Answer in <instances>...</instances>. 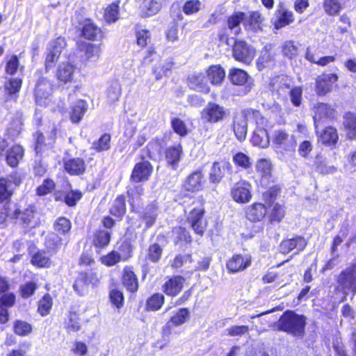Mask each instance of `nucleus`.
<instances>
[{"label":"nucleus","instance_id":"bf43d9fd","mask_svg":"<svg viewBox=\"0 0 356 356\" xmlns=\"http://www.w3.org/2000/svg\"><path fill=\"white\" fill-rule=\"evenodd\" d=\"M33 136L35 139V151L37 156L42 153L44 148L51 147L50 145H47V142H45V137L42 132L37 131L33 135Z\"/></svg>","mask_w":356,"mask_h":356},{"label":"nucleus","instance_id":"a878e982","mask_svg":"<svg viewBox=\"0 0 356 356\" xmlns=\"http://www.w3.org/2000/svg\"><path fill=\"white\" fill-rule=\"evenodd\" d=\"M306 245L305 240L298 236L282 241L280 245V250L282 253L287 254L295 248H297L298 251H301L305 248Z\"/></svg>","mask_w":356,"mask_h":356},{"label":"nucleus","instance_id":"c9c22d12","mask_svg":"<svg viewBox=\"0 0 356 356\" xmlns=\"http://www.w3.org/2000/svg\"><path fill=\"white\" fill-rule=\"evenodd\" d=\"M256 168L260 174L262 184L268 186L269 179L271 177V163L270 161L262 159L258 161Z\"/></svg>","mask_w":356,"mask_h":356},{"label":"nucleus","instance_id":"4d7b16f0","mask_svg":"<svg viewBox=\"0 0 356 356\" xmlns=\"http://www.w3.org/2000/svg\"><path fill=\"white\" fill-rule=\"evenodd\" d=\"M22 86V80L20 79H10L5 83V91L9 95L17 93Z\"/></svg>","mask_w":356,"mask_h":356},{"label":"nucleus","instance_id":"9d476101","mask_svg":"<svg viewBox=\"0 0 356 356\" xmlns=\"http://www.w3.org/2000/svg\"><path fill=\"white\" fill-rule=\"evenodd\" d=\"M78 47L81 53V57L83 62H95L101 55L102 49L99 44L80 42Z\"/></svg>","mask_w":356,"mask_h":356},{"label":"nucleus","instance_id":"473e14b6","mask_svg":"<svg viewBox=\"0 0 356 356\" xmlns=\"http://www.w3.org/2000/svg\"><path fill=\"white\" fill-rule=\"evenodd\" d=\"M88 111V104L85 100L79 99L72 106L70 120L73 123L79 122Z\"/></svg>","mask_w":356,"mask_h":356},{"label":"nucleus","instance_id":"cd10ccee","mask_svg":"<svg viewBox=\"0 0 356 356\" xmlns=\"http://www.w3.org/2000/svg\"><path fill=\"white\" fill-rule=\"evenodd\" d=\"M266 213L267 209L264 204L255 203L247 209L246 216L250 221L259 222L264 219Z\"/></svg>","mask_w":356,"mask_h":356},{"label":"nucleus","instance_id":"4468645a","mask_svg":"<svg viewBox=\"0 0 356 356\" xmlns=\"http://www.w3.org/2000/svg\"><path fill=\"white\" fill-rule=\"evenodd\" d=\"M251 265V258L248 255L236 254L227 262L229 273H236L247 269Z\"/></svg>","mask_w":356,"mask_h":356},{"label":"nucleus","instance_id":"e2e57ef3","mask_svg":"<svg viewBox=\"0 0 356 356\" xmlns=\"http://www.w3.org/2000/svg\"><path fill=\"white\" fill-rule=\"evenodd\" d=\"M250 328L247 325H234L225 330L227 335L230 337H241L247 334Z\"/></svg>","mask_w":356,"mask_h":356},{"label":"nucleus","instance_id":"7c9ffc66","mask_svg":"<svg viewBox=\"0 0 356 356\" xmlns=\"http://www.w3.org/2000/svg\"><path fill=\"white\" fill-rule=\"evenodd\" d=\"M254 146L266 148L269 145V137L267 131L264 128L257 127L253 131L251 140Z\"/></svg>","mask_w":356,"mask_h":356},{"label":"nucleus","instance_id":"5fc2aeb1","mask_svg":"<svg viewBox=\"0 0 356 356\" xmlns=\"http://www.w3.org/2000/svg\"><path fill=\"white\" fill-rule=\"evenodd\" d=\"M54 227L58 234H65L70 230L71 222L66 218L60 217L54 222Z\"/></svg>","mask_w":356,"mask_h":356},{"label":"nucleus","instance_id":"de8ad7c7","mask_svg":"<svg viewBox=\"0 0 356 356\" xmlns=\"http://www.w3.org/2000/svg\"><path fill=\"white\" fill-rule=\"evenodd\" d=\"M110 211L112 215L119 217L125 213L126 204L124 196L120 195L114 200Z\"/></svg>","mask_w":356,"mask_h":356},{"label":"nucleus","instance_id":"1a4fd4ad","mask_svg":"<svg viewBox=\"0 0 356 356\" xmlns=\"http://www.w3.org/2000/svg\"><path fill=\"white\" fill-rule=\"evenodd\" d=\"M233 56L238 61L249 64L254 58V51L245 42L236 41L233 47Z\"/></svg>","mask_w":356,"mask_h":356},{"label":"nucleus","instance_id":"a18cd8bd","mask_svg":"<svg viewBox=\"0 0 356 356\" xmlns=\"http://www.w3.org/2000/svg\"><path fill=\"white\" fill-rule=\"evenodd\" d=\"M53 305L52 298L49 293H46L38 301V312L41 316H44L49 314Z\"/></svg>","mask_w":356,"mask_h":356},{"label":"nucleus","instance_id":"4c0bfd02","mask_svg":"<svg viewBox=\"0 0 356 356\" xmlns=\"http://www.w3.org/2000/svg\"><path fill=\"white\" fill-rule=\"evenodd\" d=\"M24 156V149L22 146L16 145L13 146L7 151L6 161L9 165L15 167L17 165L19 160Z\"/></svg>","mask_w":356,"mask_h":356},{"label":"nucleus","instance_id":"6ab92c4d","mask_svg":"<svg viewBox=\"0 0 356 356\" xmlns=\"http://www.w3.org/2000/svg\"><path fill=\"white\" fill-rule=\"evenodd\" d=\"M188 86L191 88L198 92L207 94L210 91L208 79L200 72H196L188 76Z\"/></svg>","mask_w":356,"mask_h":356},{"label":"nucleus","instance_id":"13d9d810","mask_svg":"<svg viewBox=\"0 0 356 356\" xmlns=\"http://www.w3.org/2000/svg\"><path fill=\"white\" fill-rule=\"evenodd\" d=\"M102 264L107 266H113L121 261H123L118 251L113 250L101 259Z\"/></svg>","mask_w":356,"mask_h":356},{"label":"nucleus","instance_id":"8fccbe9b","mask_svg":"<svg viewBox=\"0 0 356 356\" xmlns=\"http://www.w3.org/2000/svg\"><path fill=\"white\" fill-rule=\"evenodd\" d=\"M163 248L160 245L154 243L149 245L147 252V259L153 263H157L161 258Z\"/></svg>","mask_w":356,"mask_h":356},{"label":"nucleus","instance_id":"6e6552de","mask_svg":"<svg viewBox=\"0 0 356 356\" xmlns=\"http://www.w3.org/2000/svg\"><path fill=\"white\" fill-rule=\"evenodd\" d=\"M294 21L293 13L283 3L278 4L275 13L273 25L276 29L284 27Z\"/></svg>","mask_w":356,"mask_h":356},{"label":"nucleus","instance_id":"dca6fc26","mask_svg":"<svg viewBox=\"0 0 356 356\" xmlns=\"http://www.w3.org/2000/svg\"><path fill=\"white\" fill-rule=\"evenodd\" d=\"M152 171L153 167L149 162H140L134 168L131 179L136 183L145 181L149 179Z\"/></svg>","mask_w":356,"mask_h":356},{"label":"nucleus","instance_id":"20e7f679","mask_svg":"<svg viewBox=\"0 0 356 356\" xmlns=\"http://www.w3.org/2000/svg\"><path fill=\"white\" fill-rule=\"evenodd\" d=\"M228 110L215 102H209L201 112L202 119L214 124L223 121L228 115Z\"/></svg>","mask_w":356,"mask_h":356},{"label":"nucleus","instance_id":"ea45409f","mask_svg":"<svg viewBox=\"0 0 356 356\" xmlns=\"http://www.w3.org/2000/svg\"><path fill=\"white\" fill-rule=\"evenodd\" d=\"M111 232L108 230L98 229L94 233L92 244L97 248L106 247L111 241Z\"/></svg>","mask_w":356,"mask_h":356},{"label":"nucleus","instance_id":"a19ab883","mask_svg":"<svg viewBox=\"0 0 356 356\" xmlns=\"http://www.w3.org/2000/svg\"><path fill=\"white\" fill-rule=\"evenodd\" d=\"M229 79L233 84L243 86L248 83L250 78L245 71L234 68L229 71Z\"/></svg>","mask_w":356,"mask_h":356},{"label":"nucleus","instance_id":"e433bc0d","mask_svg":"<svg viewBox=\"0 0 356 356\" xmlns=\"http://www.w3.org/2000/svg\"><path fill=\"white\" fill-rule=\"evenodd\" d=\"M343 126L349 139L356 138V114L347 113L343 115Z\"/></svg>","mask_w":356,"mask_h":356},{"label":"nucleus","instance_id":"2eb2a0df","mask_svg":"<svg viewBox=\"0 0 356 356\" xmlns=\"http://www.w3.org/2000/svg\"><path fill=\"white\" fill-rule=\"evenodd\" d=\"M204 213V209L194 208L188 216V220L191 223V227L199 235H202L206 228V223L203 219Z\"/></svg>","mask_w":356,"mask_h":356},{"label":"nucleus","instance_id":"09e8293b","mask_svg":"<svg viewBox=\"0 0 356 356\" xmlns=\"http://www.w3.org/2000/svg\"><path fill=\"white\" fill-rule=\"evenodd\" d=\"M111 136L108 134H103L98 140L92 144V148L98 152L107 151L110 149Z\"/></svg>","mask_w":356,"mask_h":356},{"label":"nucleus","instance_id":"9b49d317","mask_svg":"<svg viewBox=\"0 0 356 356\" xmlns=\"http://www.w3.org/2000/svg\"><path fill=\"white\" fill-rule=\"evenodd\" d=\"M338 81L335 74H323L316 80V92L318 95H325L330 92L334 84Z\"/></svg>","mask_w":356,"mask_h":356},{"label":"nucleus","instance_id":"b1692460","mask_svg":"<svg viewBox=\"0 0 356 356\" xmlns=\"http://www.w3.org/2000/svg\"><path fill=\"white\" fill-rule=\"evenodd\" d=\"M183 150L180 144L167 148L165 152V160L168 165L173 170H176L181 160Z\"/></svg>","mask_w":356,"mask_h":356},{"label":"nucleus","instance_id":"f8f14e48","mask_svg":"<svg viewBox=\"0 0 356 356\" xmlns=\"http://www.w3.org/2000/svg\"><path fill=\"white\" fill-rule=\"evenodd\" d=\"M335 110L329 104L325 103H317L314 106V121L316 127L321 122L326 119L334 118Z\"/></svg>","mask_w":356,"mask_h":356},{"label":"nucleus","instance_id":"37998d69","mask_svg":"<svg viewBox=\"0 0 356 356\" xmlns=\"http://www.w3.org/2000/svg\"><path fill=\"white\" fill-rule=\"evenodd\" d=\"M339 139L337 129L332 127H327L320 136L321 141L327 145H334Z\"/></svg>","mask_w":356,"mask_h":356},{"label":"nucleus","instance_id":"49530a36","mask_svg":"<svg viewBox=\"0 0 356 356\" xmlns=\"http://www.w3.org/2000/svg\"><path fill=\"white\" fill-rule=\"evenodd\" d=\"M323 7L325 13L329 15H336L342 9L339 0H323Z\"/></svg>","mask_w":356,"mask_h":356},{"label":"nucleus","instance_id":"39448f33","mask_svg":"<svg viewBox=\"0 0 356 356\" xmlns=\"http://www.w3.org/2000/svg\"><path fill=\"white\" fill-rule=\"evenodd\" d=\"M337 287L344 293H356V264L341 271L338 275Z\"/></svg>","mask_w":356,"mask_h":356},{"label":"nucleus","instance_id":"5701e85b","mask_svg":"<svg viewBox=\"0 0 356 356\" xmlns=\"http://www.w3.org/2000/svg\"><path fill=\"white\" fill-rule=\"evenodd\" d=\"M75 72V67L70 63L63 62L59 64L56 72L58 80L63 83L71 82Z\"/></svg>","mask_w":356,"mask_h":356},{"label":"nucleus","instance_id":"aec40b11","mask_svg":"<svg viewBox=\"0 0 356 356\" xmlns=\"http://www.w3.org/2000/svg\"><path fill=\"white\" fill-rule=\"evenodd\" d=\"M184 281L181 275L173 276L163 285V291L168 296H176L181 291Z\"/></svg>","mask_w":356,"mask_h":356},{"label":"nucleus","instance_id":"bb28decb","mask_svg":"<svg viewBox=\"0 0 356 356\" xmlns=\"http://www.w3.org/2000/svg\"><path fill=\"white\" fill-rule=\"evenodd\" d=\"M189 318V311L186 308L180 309L175 314L170 320L166 323L163 328V331L168 334L170 333L171 326H179L184 324Z\"/></svg>","mask_w":356,"mask_h":356},{"label":"nucleus","instance_id":"c03bdc74","mask_svg":"<svg viewBox=\"0 0 356 356\" xmlns=\"http://www.w3.org/2000/svg\"><path fill=\"white\" fill-rule=\"evenodd\" d=\"M122 93L121 84L118 80H113L107 89V97L108 100L114 103L119 100Z\"/></svg>","mask_w":356,"mask_h":356},{"label":"nucleus","instance_id":"603ef678","mask_svg":"<svg viewBox=\"0 0 356 356\" xmlns=\"http://www.w3.org/2000/svg\"><path fill=\"white\" fill-rule=\"evenodd\" d=\"M233 161L238 167L247 170L252 167L250 158L243 152H238L233 156Z\"/></svg>","mask_w":356,"mask_h":356},{"label":"nucleus","instance_id":"f03ea898","mask_svg":"<svg viewBox=\"0 0 356 356\" xmlns=\"http://www.w3.org/2000/svg\"><path fill=\"white\" fill-rule=\"evenodd\" d=\"M8 216L10 219L17 220L24 227L35 228L40 224L39 213L34 206H29L22 210L15 206L13 209H9Z\"/></svg>","mask_w":356,"mask_h":356},{"label":"nucleus","instance_id":"69168bd1","mask_svg":"<svg viewBox=\"0 0 356 356\" xmlns=\"http://www.w3.org/2000/svg\"><path fill=\"white\" fill-rule=\"evenodd\" d=\"M172 127L175 133L181 136L187 134V128L185 123L179 118H175L171 121Z\"/></svg>","mask_w":356,"mask_h":356},{"label":"nucleus","instance_id":"f704fd0d","mask_svg":"<svg viewBox=\"0 0 356 356\" xmlns=\"http://www.w3.org/2000/svg\"><path fill=\"white\" fill-rule=\"evenodd\" d=\"M264 18L259 11L250 13L248 20H245L243 24L248 29H252L254 32L262 31V23Z\"/></svg>","mask_w":356,"mask_h":356},{"label":"nucleus","instance_id":"58836bf2","mask_svg":"<svg viewBox=\"0 0 356 356\" xmlns=\"http://www.w3.org/2000/svg\"><path fill=\"white\" fill-rule=\"evenodd\" d=\"M245 13L243 12L234 13L227 19V26L229 29L234 34L237 35L241 32L240 24L245 22Z\"/></svg>","mask_w":356,"mask_h":356},{"label":"nucleus","instance_id":"a211bd4d","mask_svg":"<svg viewBox=\"0 0 356 356\" xmlns=\"http://www.w3.org/2000/svg\"><path fill=\"white\" fill-rule=\"evenodd\" d=\"M51 90V85L47 79H40L37 83L35 90V102L39 105L45 104L46 100L49 98Z\"/></svg>","mask_w":356,"mask_h":356},{"label":"nucleus","instance_id":"052dcab7","mask_svg":"<svg viewBox=\"0 0 356 356\" xmlns=\"http://www.w3.org/2000/svg\"><path fill=\"white\" fill-rule=\"evenodd\" d=\"M202 6V2L199 0H190L185 2L183 11L186 15H193L197 13Z\"/></svg>","mask_w":356,"mask_h":356},{"label":"nucleus","instance_id":"3c124183","mask_svg":"<svg viewBox=\"0 0 356 356\" xmlns=\"http://www.w3.org/2000/svg\"><path fill=\"white\" fill-rule=\"evenodd\" d=\"M14 332L19 336H27L32 332V325L29 323L17 320L13 325Z\"/></svg>","mask_w":356,"mask_h":356},{"label":"nucleus","instance_id":"2f4dec72","mask_svg":"<svg viewBox=\"0 0 356 356\" xmlns=\"http://www.w3.org/2000/svg\"><path fill=\"white\" fill-rule=\"evenodd\" d=\"M202 174L201 171L197 170L191 173L187 177L184 184V188L188 191H197L202 188Z\"/></svg>","mask_w":356,"mask_h":356},{"label":"nucleus","instance_id":"c85d7f7f","mask_svg":"<svg viewBox=\"0 0 356 356\" xmlns=\"http://www.w3.org/2000/svg\"><path fill=\"white\" fill-rule=\"evenodd\" d=\"M81 32L83 36L89 40H99L103 38L101 29L90 21L86 22Z\"/></svg>","mask_w":356,"mask_h":356},{"label":"nucleus","instance_id":"864d4df0","mask_svg":"<svg viewBox=\"0 0 356 356\" xmlns=\"http://www.w3.org/2000/svg\"><path fill=\"white\" fill-rule=\"evenodd\" d=\"M164 296L161 293H155L152 295L147 302V307L148 309L156 311L159 309L164 302Z\"/></svg>","mask_w":356,"mask_h":356},{"label":"nucleus","instance_id":"c756f323","mask_svg":"<svg viewBox=\"0 0 356 356\" xmlns=\"http://www.w3.org/2000/svg\"><path fill=\"white\" fill-rule=\"evenodd\" d=\"M225 76V70L219 65H211L207 70V77L213 86L220 85Z\"/></svg>","mask_w":356,"mask_h":356},{"label":"nucleus","instance_id":"6e6d98bb","mask_svg":"<svg viewBox=\"0 0 356 356\" xmlns=\"http://www.w3.org/2000/svg\"><path fill=\"white\" fill-rule=\"evenodd\" d=\"M157 217V209L154 206H149L146 208L143 220L145 222L146 228L152 227L156 220Z\"/></svg>","mask_w":356,"mask_h":356},{"label":"nucleus","instance_id":"0eeeda50","mask_svg":"<svg viewBox=\"0 0 356 356\" xmlns=\"http://www.w3.org/2000/svg\"><path fill=\"white\" fill-rule=\"evenodd\" d=\"M231 197L238 203L249 202L252 198L251 185L245 181L234 184L231 189Z\"/></svg>","mask_w":356,"mask_h":356},{"label":"nucleus","instance_id":"423d86ee","mask_svg":"<svg viewBox=\"0 0 356 356\" xmlns=\"http://www.w3.org/2000/svg\"><path fill=\"white\" fill-rule=\"evenodd\" d=\"M66 45V40L63 37H58L49 42L45 59V69L47 71H49L53 67L54 63L58 59Z\"/></svg>","mask_w":356,"mask_h":356},{"label":"nucleus","instance_id":"f257e3e1","mask_svg":"<svg viewBox=\"0 0 356 356\" xmlns=\"http://www.w3.org/2000/svg\"><path fill=\"white\" fill-rule=\"evenodd\" d=\"M306 321L305 316L296 314L293 311H286L280 316L276 327L280 331L302 338L305 334Z\"/></svg>","mask_w":356,"mask_h":356},{"label":"nucleus","instance_id":"774afa93","mask_svg":"<svg viewBox=\"0 0 356 356\" xmlns=\"http://www.w3.org/2000/svg\"><path fill=\"white\" fill-rule=\"evenodd\" d=\"M84 276L79 273L73 284L74 290L80 296H83L87 289V282L84 280Z\"/></svg>","mask_w":356,"mask_h":356},{"label":"nucleus","instance_id":"393cba45","mask_svg":"<svg viewBox=\"0 0 356 356\" xmlns=\"http://www.w3.org/2000/svg\"><path fill=\"white\" fill-rule=\"evenodd\" d=\"M122 284L130 292H135L138 288V278L131 266H125L123 270Z\"/></svg>","mask_w":356,"mask_h":356},{"label":"nucleus","instance_id":"412c9836","mask_svg":"<svg viewBox=\"0 0 356 356\" xmlns=\"http://www.w3.org/2000/svg\"><path fill=\"white\" fill-rule=\"evenodd\" d=\"M19 181L13 177L0 179V201L9 199L13 191L19 185Z\"/></svg>","mask_w":356,"mask_h":356},{"label":"nucleus","instance_id":"7ed1b4c3","mask_svg":"<svg viewBox=\"0 0 356 356\" xmlns=\"http://www.w3.org/2000/svg\"><path fill=\"white\" fill-rule=\"evenodd\" d=\"M260 113L251 108L244 109L234 115L232 128L238 140L243 142L245 140L248 133V122L254 117H258Z\"/></svg>","mask_w":356,"mask_h":356},{"label":"nucleus","instance_id":"ddd939ff","mask_svg":"<svg viewBox=\"0 0 356 356\" xmlns=\"http://www.w3.org/2000/svg\"><path fill=\"white\" fill-rule=\"evenodd\" d=\"M232 167L228 161H216L213 163L209 172V181L213 184L219 183L225 175V172L231 173Z\"/></svg>","mask_w":356,"mask_h":356},{"label":"nucleus","instance_id":"0e129e2a","mask_svg":"<svg viewBox=\"0 0 356 356\" xmlns=\"http://www.w3.org/2000/svg\"><path fill=\"white\" fill-rule=\"evenodd\" d=\"M282 53L285 56L293 58L298 55V47L293 41H286L282 45Z\"/></svg>","mask_w":356,"mask_h":356},{"label":"nucleus","instance_id":"4be33fe9","mask_svg":"<svg viewBox=\"0 0 356 356\" xmlns=\"http://www.w3.org/2000/svg\"><path fill=\"white\" fill-rule=\"evenodd\" d=\"M64 168L70 175H81L86 171V163L81 158L69 159L64 161Z\"/></svg>","mask_w":356,"mask_h":356},{"label":"nucleus","instance_id":"f3484780","mask_svg":"<svg viewBox=\"0 0 356 356\" xmlns=\"http://www.w3.org/2000/svg\"><path fill=\"white\" fill-rule=\"evenodd\" d=\"M273 142L280 148L289 152L294 150L296 144L294 136L282 130H278L275 132Z\"/></svg>","mask_w":356,"mask_h":356},{"label":"nucleus","instance_id":"680f3d73","mask_svg":"<svg viewBox=\"0 0 356 356\" xmlns=\"http://www.w3.org/2000/svg\"><path fill=\"white\" fill-rule=\"evenodd\" d=\"M136 35L137 39V44L142 47H144L147 45L151 38V33L147 29H143L139 27H138L136 29Z\"/></svg>","mask_w":356,"mask_h":356},{"label":"nucleus","instance_id":"338daca9","mask_svg":"<svg viewBox=\"0 0 356 356\" xmlns=\"http://www.w3.org/2000/svg\"><path fill=\"white\" fill-rule=\"evenodd\" d=\"M118 3H113L105 11L106 19L108 22H115L118 19Z\"/></svg>","mask_w":356,"mask_h":356},{"label":"nucleus","instance_id":"72a5a7b5","mask_svg":"<svg viewBox=\"0 0 356 356\" xmlns=\"http://www.w3.org/2000/svg\"><path fill=\"white\" fill-rule=\"evenodd\" d=\"M173 63L171 59H158L152 67V73L155 76V79L159 81L170 70Z\"/></svg>","mask_w":356,"mask_h":356},{"label":"nucleus","instance_id":"79ce46f5","mask_svg":"<svg viewBox=\"0 0 356 356\" xmlns=\"http://www.w3.org/2000/svg\"><path fill=\"white\" fill-rule=\"evenodd\" d=\"M164 0H144L143 14L145 17H150L158 13L162 8Z\"/></svg>","mask_w":356,"mask_h":356}]
</instances>
